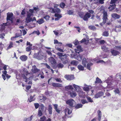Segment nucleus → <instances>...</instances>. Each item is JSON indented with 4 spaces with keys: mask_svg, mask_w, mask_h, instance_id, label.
<instances>
[{
    "mask_svg": "<svg viewBox=\"0 0 121 121\" xmlns=\"http://www.w3.org/2000/svg\"><path fill=\"white\" fill-rule=\"evenodd\" d=\"M23 74H22V77L25 82H27L32 79L33 77H31L32 75V73H30L28 71H25L26 70L25 69H23Z\"/></svg>",
    "mask_w": 121,
    "mask_h": 121,
    "instance_id": "1",
    "label": "nucleus"
},
{
    "mask_svg": "<svg viewBox=\"0 0 121 121\" xmlns=\"http://www.w3.org/2000/svg\"><path fill=\"white\" fill-rule=\"evenodd\" d=\"M34 10L31 9H29L28 11L26 12L27 17L26 19L25 22L26 23H29L31 22V16H33Z\"/></svg>",
    "mask_w": 121,
    "mask_h": 121,
    "instance_id": "2",
    "label": "nucleus"
},
{
    "mask_svg": "<svg viewBox=\"0 0 121 121\" xmlns=\"http://www.w3.org/2000/svg\"><path fill=\"white\" fill-rule=\"evenodd\" d=\"M65 116L69 117V116L72 112V109L69 107H67L64 110Z\"/></svg>",
    "mask_w": 121,
    "mask_h": 121,
    "instance_id": "3",
    "label": "nucleus"
},
{
    "mask_svg": "<svg viewBox=\"0 0 121 121\" xmlns=\"http://www.w3.org/2000/svg\"><path fill=\"white\" fill-rule=\"evenodd\" d=\"M41 52H39L37 54H35L34 55V57L38 60H40L43 58V56Z\"/></svg>",
    "mask_w": 121,
    "mask_h": 121,
    "instance_id": "4",
    "label": "nucleus"
},
{
    "mask_svg": "<svg viewBox=\"0 0 121 121\" xmlns=\"http://www.w3.org/2000/svg\"><path fill=\"white\" fill-rule=\"evenodd\" d=\"M67 56L66 54H64L63 57H60L59 58L61 60L64 64H65L68 62V60L67 59Z\"/></svg>",
    "mask_w": 121,
    "mask_h": 121,
    "instance_id": "5",
    "label": "nucleus"
},
{
    "mask_svg": "<svg viewBox=\"0 0 121 121\" xmlns=\"http://www.w3.org/2000/svg\"><path fill=\"white\" fill-rule=\"evenodd\" d=\"M103 24H104L106 23L107 20H108V15L107 12L105 10H104L103 11Z\"/></svg>",
    "mask_w": 121,
    "mask_h": 121,
    "instance_id": "6",
    "label": "nucleus"
},
{
    "mask_svg": "<svg viewBox=\"0 0 121 121\" xmlns=\"http://www.w3.org/2000/svg\"><path fill=\"white\" fill-rule=\"evenodd\" d=\"M50 11L52 13H60L61 12V10L60 9L56 8L55 9L52 8H50Z\"/></svg>",
    "mask_w": 121,
    "mask_h": 121,
    "instance_id": "7",
    "label": "nucleus"
},
{
    "mask_svg": "<svg viewBox=\"0 0 121 121\" xmlns=\"http://www.w3.org/2000/svg\"><path fill=\"white\" fill-rule=\"evenodd\" d=\"M75 102L74 101L73 99H71L66 101V103L71 107H73L74 103Z\"/></svg>",
    "mask_w": 121,
    "mask_h": 121,
    "instance_id": "8",
    "label": "nucleus"
},
{
    "mask_svg": "<svg viewBox=\"0 0 121 121\" xmlns=\"http://www.w3.org/2000/svg\"><path fill=\"white\" fill-rule=\"evenodd\" d=\"M13 16V14L12 13H7V19L8 21L9 20L11 21V22H12V17Z\"/></svg>",
    "mask_w": 121,
    "mask_h": 121,
    "instance_id": "9",
    "label": "nucleus"
},
{
    "mask_svg": "<svg viewBox=\"0 0 121 121\" xmlns=\"http://www.w3.org/2000/svg\"><path fill=\"white\" fill-rule=\"evenodd\" d=\"M65 78L67 80H70L73 79L74 76L73 75H65L64 76Z\"/></svg>",
    "mask_w": 121,
    "mask_h": 121,
    "instance_id": "10",
    "label": "nucleus"
},
{
    "mask_svg": "<svg viewBox=\"0 0 121 121\" xmlns=\"http://www.w3.org/2000/svg\"><path fill=\"white\" fill-rule=\"evenodd\" d=\"M91 14L90 13L87 12L86 14L84 16L83 19L85 21H87L88 19L91 17Z\"/></svg>",
    "mask_w": 121,
    "mask_h": 121,
    "instance_id": "11",
    "label": "nucleus"
},
{
    "mask_svg": "<svg viewBox=\"0 0 121 121\" xmlns=\"http://www.w3.org/2000/svg\"><path fill=\"white\" fill-rule=\"evenodd\" d=\"M26 45H29V46L26 48V50L27 51L29 52L32 49V45L30 42L28 41L27 42Z\"/></svg>",
    "mask_w": 121,
    "mask_h": 121,
    "instance_id": "12",
    "label": "nucleus"
},
{
    "mask_svg": "<svg viewBox=\"0 0 121 121\" xmlns=\"http://www.w3.org/2000/svg\"><path fill=\"white\" fill-rule=\"evenodd\" d=\"M75 89V90L77 92H82L81 91V88L80 86H78L73 84V86Z\"/></svg>",
    "mask_w": 121,
    "mask_h": 121,
    "instance_id": "13",
    "label": "nucleus"
},
{
    "mask_svg": "<svg viewBox=\"0 0 121 121\" xmlns=\"http://www.w3.org/2000/svg\"><path fill=\"white\" fill-rule=\"evenodd\" d=\"M32 72L34 73H36L40 71V70L37 69L35 66L34 65L32 66V68L31 69Z\"/></svg>",
    "mask_w": 121,
    "mask_h": 121,
    "instance_id": "14",
    "label": "nucleus"
},
{
    "mask_svg": "<svg viewBox=\"0 0 121 121\" xmlns=\"http://www.w3.org/2000/svg\"><path fill=\"white\" fill-rule=\"evenodd\" d=\"M84 86L85 87H83V90L86 91H88L89 89H91L92 88L91 86H87L86 84H84Z\"/></svg>",
    "mask_w": 121,
    "mask_h": 121,
    "instance_id": "15",
    "label": "nucleus"
},
{
    "mask_svg": "<svg viewBox=\"0 0 121 121\" xmlns=\"http://www.w3.org/2000/svg\"><path fill=\"white\" fill-rule=\"evenodd\" d=\"M104 93L102 92H100L96 94L95 96V98H97L103 95Z\"/></svg>",
    "mask_w": 121,
    "mask_h": 121,
    "instance_id": "16",
    "label": "nucleus"
},
{
    "mask_svg": "<svg viewBox=\"0 0 121 121\" xmlns=\"http://www.w3.org/2000/svg\"><path fill=\"white\" fill-rule=\"evenodd\" d=\"M49 60L52 64H55L56 62L55 59L53 57H50L49 58Z\"/></svg>",
    "mask_w": 121,
    "mask_h": 121,
    "instance_id": "17",
    "label": "nucleus"
},
{
    "mask_svg": "<svg viewBox=\"0 0 121 121\" xmlns=\"http://www.w3.org/2000/svg\"><path fill=\"white\" fill-rule=\"evenodd\" d=\"M70 94L72 98L75 97L77 95L75 91L73 90L70 91Z\"/></svg>",
    "mask_w": 121,
    "mask_h": 121,
    "instance_id": "18",
    "label": "nucleus"
},
{
    "mask_svg": "<svg viewBox=\"0 0 121 121\" xmlns=\"http://www.w3.org/2000/svg\"><path fill=\"white\" fill-rule=\"evenodd\" d=\"M52 85L55 87H62V85L59 83H53L52 84Z\"/></svg>",
    "mask_w": 121,
    "mask_h": 121,
    "instance_id": "19",
    "label": "nucleus"
},
{
    "mask_svg": "<svg viewBox=\"0 0 121 121\" xmlns=\"http://www.w3.org/2000/svg\"><path fill=\"white\" fill-rule=\"evenodd\" d=\"M98 113V119L99 121H100L101 120V117L102 116L101 112L99 110H98L97 112Z\"/></svg>",
    "mask_w": 121,
    "mask_h": 121,
    "instance_id": "20",
    "label": "nucleus"
},
{
    "mask_svg": "<svg viewBox=\"0 0 121 121\" xmlns=\"http://www.w3.org/2000/svg\"><path fill=\"white\" fill-rule=\"evenodd\" d=\"M20 59L22 61H26L27 59V57L25 55H22L20 56Z\"/></svg>",
    "mask_w": 121,
    "mask_h": 121,
    "instance_id": "21",
    "label": "nucleus"
},
{
    "mask_svg": "<svg viewBox=\"0 0 121 121\" xmlns=\"http://www.w3.org/2000/svg\"><path fill=\"white\" fill-rule=\"evenodd\" d=\"M65 89L68 91L69 90H71V91L73 90V88L71 86H66L65 87Z\"/></svg>",
    "mask_w": 121,
    "mask_h": 121,
    "instance_id": "22",
    "label": "nucleus"
},
{
    "mask_svg": "<svg viewBox=\"0 0 121 121\" xmlns=\"http://www.w3.org/2000/svg\"><path fill=\"white\" fill-rule=\"evenodd\" d=\"M7 71L6 70L2 71V73L4 74H2V76L4 80H5L6 79L5 75L7 74Z\"/></svg>",
    "mask_w": 121,
    "mask_h": 121,
    "instance_id": "23",
    "label": "nucleus"
},
{
    "mask_svg": "<svg viewBox=\"0 0 121 121\" xmlns=\"http://www.w3.org/2000/svg\"><path fill=\"white\" fill-rule=\"evenodd\" d=\"M36 22L38 23L39 24H41L44 22L43 19L42 18L39 19Z\"/></svg>",
    "mask_w": 121,
    "mask_h": 121,
    "instance_id": "24",
    "label": "nucleus"
},
{
    "mask_svg": "<svg viewBox=\"0 0 121 121\" xmlns=\"http://www.w3.org/2000/svg\"><path fill=\"white\" fill-rule=\"evenodd\" d=\"M95 82V83H101L102 82L100 79L98 77H97L96 78V80Z\"/></svg>",
    "mask_w": 121,
    "mask_h": 121,
    "instance_id": "25",
    "label": "nucleus"
},
{
    "mask_svg": "<svg viewBox=\"0 0 121 121\" xmlns=\"http://www.w3.org/2000/svg\"><path fill=\"white\" fill-rule=\"evenodd\" d=\"M52 107L51 105H49L48 106V110L49 113L50 114H52Z\"/></svg>",
    "mask_w": 121,
    "mask_h": 121,
    "instance_id": "26",
    "label": "nucleus"
},
{
    "mask_svg": "<svg viewBox=\"0 0 121 121\" xmlns=\"http://www.w3.org/2000/svg\"><path fill=\"white\" fill-rule=\"evenodd\" d=\"M82 64L84 66H86V64L87 63V62L86 60V59L85 58H84L83 59L82 61Z\"/></svg>",
    "mask_w": 121,
    "mask_h": 121,
    "instance_id": "27",
    "label": "nucleus"
},
{
    "mask_svg": "<svg viewBox=\"0 0 121 121\" xmlns=\"http://www.w3.org/2000/svg\"><path fill=\"white\" fill-rule=\"evenodd\" d=\"M22 32L21 30H20L19 32V33L16 34V37H18L21 36L22 35Z\"/></svg>",
    "mask_w": 121,
    "mask_h": 121,
    "instance_id": "28",
    "label": "nucleus"
},
{
    "mask_svg": "<svg viewBox=\"0 0 121 121\" xmlns=\"http://www.w3.org/2000/svg\"><path fill=\"white\" fill-rule=\"evenodd\" d=\"M8 24V22L5 23H3V24L1 26V28L2 30H4V29L5 27Z\"/></svg>",
    "mask_w": 121,
    "mask_h": 121,
    "instance_id": "29",
    "label": "nucleus"
},
{
    "mask_svg": "<svg viewBox=\"0 0 121 121\" xmlns=\"http://www.w3.org/2000/svg\"><path fill=\"white\" fill-rule=\"evenodd\" d=\"M78 69L81 70H83L84 69V67L82 65H78Z\"/></svg>",
    "mask_w": 121,
    "mask_h": 121,
    "instance_id": "30",
    "label": "nucleus"
},
{
    "mask_svg": "<svg viewBox=\"0 0 121 121\" xmlns=\"http://www.w3.org/2000/svg\"><path fill=\"white\" fill-rule=\"evenodd\" d=\"M82 105L81 104H78L75 106V108L77 109L80 108H82Z\"/></svg>",
    "mask_w": 121,
    "mask_h": 121,
    "instance_id": "31",
    "label": "nucleus"
},
{
    "mask_svg": "<svg viewBox=\"0 0 121 121\" xmlns=\"http://www.w3.org/2000/svg\"><path fill=\"white\" fill-rule=\"evenodd\" d=\"M71 64L75 65H77L78 64V62L75 60L72 61L71 62Z\"/></svg>",
    "mask_w": 121,
    "mask_h": 121,
    "instance_id": "32",
    "label": "nucleus"
},
{
    "mask_svg": "<svg viewBox=\"0 0 121 121\" xmlns=\"http://www.w3.org/2000/svg\"><path fill=\"white\" fill-rule=\"evenodd\" d=\"M82 56L80 55H79L77 56L76 59L78 60L81 61L82 60Z\"/></svg>",
    "mask_w": 121,
    "mask_h": 121,
    "instance_id": "33",
    "label": "nucleus"
},
{
    "mask_svg": "<svg viewBox=\"0 0 121 121\" xmlns=\"http://www.w3.org/2000/svg\"><path fill=\"white\" fill-rule=\"evenodd\" d=\"M101 48L105 52H107L108 51V48H107L105 46H102Z\"/></svg>",
    "mask_w": 121,
    "mask_h": 121,
    "instance_id": "34",
    "label": "nucleus"
},
{
    "mask_svg": "<svg viewBox=\"0 0 121 121\" xmlns=\"http://www.w3.org/2000/svg\"><path fill=\"white\" fill-rule=\"evenodd\" d=\"M55 48L56 49V50L62 52H64V51L62 49H61L60 48L57 47L56 45V46Z\"/></svg>",
    "mask_w": 121,
    "mask_h": 121,
    "instance_id": "35",
    "label": "nucleus"
},
{
    "mask_svg": "<svg viewBox=\"0 0 121 121\" xmlns=\"http://www.w3.org/2000/svg\"><path fill=\"white\" fill-rule=\"evenodd\" d=\"M93 64L91 63H89L87 65V68L89 70H91L90 67Z\"/></svg>",
    "mask_w": 121,
    "mask_h": 121,
    "instance_id": "36",
    "label": "nucleus"
},
{
    "mask_svg": "<svg viewBox=\"0 0 121 121\" xmlns=\"http://www.w3.org/2000/svg\"><path fill=\"white\" fill-rule=\"evenodd\" d=\"M65 5V3L63 2L61 3L60 4V6L62 9H63Z\"/></svg>",
    "mask_w": 121,
    "mask_h": 121,
    "instance_id": "37",
    "label": "nucleus"
},
{
    "mask_svg": "<svg viewBox=\"0 0 121 121\" xmlns=\"http://www.w3.org/2000/svg\"><path fill=\"white\" fill-rule=\"evenodd\" d=\"M88 27L89 29L93 30H95L96 29V27L94 26H89Z\"/></svg>",
    "mask_w": 121,
    "mask_h": 121,
    "instance_id": "38",
    "label": "nucleus"
},
{
    "mask_svg": "<svg viewBox=\"0 0 121 121\" xmlns=\"http://www.w3.org/2000/svg\"><path fill=\"white\" fill-rule=\"evenodd\" d=\"M46 66L47 67L48 69H50V70H51L52 71V73H54V70H53L50 67V66L49 65H48L47 64H46Z\"/></svg>",
    "mask_w": 121,
    "mask_h": 121,
    "instance_id": "39",
    "label": "nucleus"
},
{
    "mask_svg": "<svg viewBox=\"0 0 121 121\" xmlns=\"http://www.w3.org/2000/svg\"><path fill=\"white\" fill-rule=\"evenodd\" d=\"M35 99V98L34 97V96H30L29 101L30 102H31L32 101H34Z\"/></svg>",
    "mask_w": 121,
    "mask_h": 121,
    "instance_id": "40",
    "label": "nucleus"
},
{
    "mask_svg": "<svg viewBox=\"0 0 121 121\" xmlns=\"http://www.w3.org/2000/svg\"><path fill=\"white\" fill-rule=\"evenodd\" d=\"M55 16L58 18L59 19L61 18L62 17V16L61 15L58 13H55Z\"/></svg>",
    "mask_w": 121,
    "mask_h": 121,
    "instance_id": "41",
    "label": "nucleus"
},
{
    "mask_svg": "<svg viewBox=\"0 0 121 121\" xmlns=\"http://www.w3.org/2000/svg\"><path fill=\"white\" fill-rule=\"evenodd\" d=\"M108 9L110 11H111L113 9V5H110V6L108 8Z\"/></svg>",
    "mask_w": 121,
    "mask_h": 121,
    "instance_id": "42",
    "label": "nucleus"
},
{
    "mask_svg": "<svg viewBox=\"0 0 121 121\" xmlns=\"http://www.w3.org/2000/svg\"><path fill=\"white\" fill-rule=\"evenodd\" d=\"M81 102L83 104L88 103V102L85 99H82L81 100Z\"/></svg>",
    "mask_w": 121,
    "mask_h": 121,
    "instance_id": "43",
    "label": "nucleus"
},
{
    "mask_svg": "<svg viewBox=\"0 0 121 121\" xmlns=\"http://www.w3.org/2000/svg\"><path fill=\"white\" fill-rule=\"evenodd\" d=\"M79 16L81 18H83L84 16L83 13L82 12L79 13L78 14Z\"/></svg>",
    "mask_w": 121,
    "mask_h": 121,
    "instance_id": "44",
    "label": "nucleus"
},
{
    "mask_svg": "<svg viewBox=\"0 0 121 121\" xmlns=\"http://www.w3.org/2000/svg\"><path fill=\"white\" fill-rule=\"evenodd\" d=\"M86 98L88 102L91 103L93 102V100L91 98L89 97H86Z\"/></svg>",
    "mask_w": 121,
    "mask_h": 121,
    "instance_id": "45",
    "label": "nucleus"
},
{
    "mask_svg": "<svg viewBox=\"0 0 121 121\" xmlns=\"http://www.w3.org/2000/svg\"><path fill=\"white\" fill-rule=\"evenodd\" d=\"M46 118L45 116H43L40 118L39 121H45Z\"/></svg>",
    "mask_w": 121,
    "mask_h": 121,
    "instance_id": "46",
    "label": "nucleus"
},
{
    "mask_svg": "<svg viewBox=\"0 0 121 121\" xmlns=\"http://www.w3.org/2000/svg\"><path fill=\"white\" fill-rule=\"evenodd\" d=\"M64 65H63L61 63H59V64L57 65V67L58 68H62L64 67Z\"/></svg>",
    "mask_w": 121,
    "mask_h": 121,
    "instance_id": "47",
    "label": "nucleus"
},
{
    "mask_svg": "<svg viewBox=\"0 0 121 121\" xmlns=\"http://www.w3.org/2000/svg\"><path fill=\"white\" fill-rule=\"evenodd\" d=\"M33 118V116H31L30 117H29L26 119V121H31Z\"/></svg>",
    "mask_w": 121,
    "mask_h": 121,
    "instance_id": "48",
    "label": "nucleus"
},
{
    "mask_svg": "<svg viewBox=\"0 0 121 121\" xmlns=\"http://www.w3.org/2000/svg\"><path fill=\"white\" fill-rule=\"evenodd\" d=\"M120 17L119 15L116 13H114V18L115 17V18H118Z\"/></svg>",
    "mask_w": 121,
    "mask_h": 121,
    "instance_id": "49",
    "label": "nucleus"
},
{
    "mask_svg": "<svg viewBox=\"0 0 121 121\" xmlns=\"http://www.w3.org/2000/svg\"><path fill=\"white\" fill-rule=\"evenodd\" d=\"M103 35L104 36H108V32L107 31L104 32L103 33Z\"/></svg>",
    "mask_w": 121,
    "mask_h": 121,
    "instance_id": "50",
    "label": "nucleus"
},
{
    "mask_svg": "<svg viewBox=\"0 0 121 121\" xmlns=\"http://www.w3.org/2000/svg\"><path fill=\"white\" fill-rule=\"evenodd\" d=\"M115 77L117 79H118L119 78L121 79V76L120 73H118L115 76Z\"/></svg>",
    "mask_w": 121,
    "mask_h": 121,
    "instance_id": "51",
    "label": "nucleus"
},
{
    "mask_svg": "<svg viewBox=\"0 0 121 121\" xmlns=\"http://www.w3.org/2000/svg\"><path fill=\"white\" fill-rule=\"evenodd\" d=\"M42 111L40 109H39L38 111V114L39 117H40L41 116L42 114Z\"/></svg>",
    "mask_w": 121,
    "mask_h": 121,
    "instance_id": "52",
    "label": "nucleus"
},
{
    "mask_svg": "<svg viewBox=\"0 0 121 121\" xmlns=\"http://www.w3.org/2000/svg\"><path fill=\"white\" fill-rule=\"evenodd\" d=\"M32 34H36L38 35H39V34L40 33L39 32V31L38 30H37L36 31H33L32 33Z\"/></svg>",
    "mask_w": 121,
    "mask_h": 121,
    "instance_id": "53",
    "label": "nucleus"
},
{
    "mask_svg": "<svg viewBox=\"0 0 121 121\" xmlns=\"http://www.w3.org/2000/svg\"><path fill=\"white\" fill-rule=\"evenodd\" d=\"M63 54L64 53L59 52L57 53V55L60 57H62L64 56Z\"/></svg>",
    "mask_w": 121,
    "mask_h": 121,
    "instance_id": "54",
    "label": "nucleus"
},
{
    "mask_svg": "<svg viewBox=\"0 0 121 121\" xmlns=\"http://www.w3.org/2000/svg\"><path fill=\"white\" fill-rule=\"evenodd\" d=\"M115 49L118 50H121V46H115Z\"/></svg>",
    "mask_w": 121,
    "mask_h": 121,
    "instance_id": "55",
    "label": "nucleus"
},
{
    "mask_svg": "<svg viewBox=\"0 0 121 121\" xmlns=\"http://www.w3.org/2000/svg\"><path fill=\"white\" fill-rule=\"evenodd\" d=\"M13 43H12L11 42L10 43L7 49L8 50V49L11 48L13 47Z\"/></svg>",
    "mask_w": 121,
    "mask_h": 121,
    "instance_id": "56",
    "label": "nucleus"
},
{
    "mask_svg": "<svg viewBox=\"0 0 121 121\" xmlns=\"http://www.w3.org/2000/svg\"><path fill=\"white\" fill-rule=\"evenodd\" d=\"M76 49L80 50V51H82V48H81V46L80 45L77 46Z\"/></svg>",
    "mask_w": 121,
    "mask_h": 121,
    "instance_id": "57",
    "label": "nucleus"
},
{
    "mask_svg": "<svg viewBox=\"0 0 121 121\" xmlns=\"http://www.w3.org/2000/svg\"><path fill=\"white\" fill-rule=\"evenodd\" d=\"M119 53V52L117 51L114 50V56H116L118 55Z\"/></svg>",
    "mask_w": 121,
    "mask_h": 121,
    "instance_id": "58",
    "label": "nucleus"
},
{
    "mask_svg": "<svg viewBox=\"0 0 121 121\" xmlns=\"http://www.w3.org/2000/svg\"><path fill=\"white\" fill-rule=\"evenodd\" d=\"M98 1L96 3H98L99 2V3L101 4H103L104 3V0H98Z\"/></svg>",
    "mask_w": 121,
    "mask_h": 121,
    "instance_id": "59",
    "label": "nucleus"
},
{
    "mask_svg": "<svg viewBox=\"0 0 121 121\" xmlns=\"http://www.w3.org/2000/svg\"><path fill=\"white\" fill-rule=\"evenodd\" d=\"M114 92H115L116 94H119V95L120 91L118 89H117L116 90H115V91H114Z\"/></svg>",
    "mask_w": 121,
    "mask_h": 121,
    "instance_id": "60",
    "label": "nucleus"
},
{
    "mask_svg": "<svg viewBox=\"0 0 121 121\" xmlns=\"http://www.w3.org/2000/svg\"><path fill=\"white\" fill-rule=\"evenodd\" d=\"M55 79L56 81L58 82H62V81L60 78H56Z\"/></svg>",
    "mask_w": 121,
    "mask_h": 121,
    "instance_id": "61",
    "label": "nucleus"
},
{
    "mask_svg": "<svg viewBox=\"0 0 121 121\" xmlns=\"http://www.w3.org/2000/svg\"><path fill=\"white\" fill-rule=\"evenodd\" d=\"M40 107H41V110L42 111H43V110L44 109V108L45 107L44 105L43 104H41L40 106Z\"/></svg>",
    "mask_w": 121,
    "mask_h": 121,
    "instance_id": "62",
    "label": "nucleus"
},
{
    "mask_svg": "<svg viewBox=\"0 0 121 121\" xmlns=\"http://www.w3.org/2000/svg\"><path fill=\"white\" fill-rule=\"evenodd\" d=\"M67 13L68 14L70 15L72 14L73 13V12L72 11L69 10L68 11Z\"/></svg>",
    "mask_w": 121,
    "mask_h": 121,
    "instance_id": "63",
    "label": "nucleus"
},
{
    "mask_svg": "<svg viewBox=\"0 0 121 121\" xmlns=\"http://www.w3.org/2000/svg\"><path fill=\"white\" fill-rule=\"evenodd\" d=\"M34 105L36 109L38 108L39 106V104L38 103H35L34 104Z\"/></svg>",
    "mask_w": 121,
    "mask_h": 121,
    "instance_id": "64",
    "label": "nucleus"
}]
</instances>
